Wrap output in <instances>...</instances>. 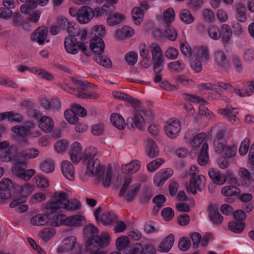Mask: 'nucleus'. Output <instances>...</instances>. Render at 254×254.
I'll use <instances>...</instances> for the list:
<instances>
[{
	"instance_id": "f257e3e1",
	"label": "nucleus",
	"mask_w": 254,
	"mask_h": 254,
	"mask_svg": "<svg viewBox=\"0 0 254 254\" xmlns=\"http://www.w3.org/2000/svg\"><path fill=\"white\" fill-rule=\"evenodd\" d=\"M68 197V194L64 191H55L52 194L49 202L45 204L44 208L51 213L64 209Z\"/></svg>"
},
{
	"instance_id": "f03ea898",
	"label": "nucleus",
	"mask_w": 254,
	"mask_h": 254,
	"mask_svg": "<svg viewBox=\"0 0 254 254\" xmlns=\"http://www.w3.org/2000/svg\"><path fill=\"white\" fill-rule=\"evenodd\" d=\"M14 194L12 195V201L10 203L11 208H14L21 203H24L28 195L33 191V187L28 183L23 186L16 185L14 187Z\"/></svg>"
},
{
	"instance_id": "7ed1b4c3",
	"label": "nucleus",
	"mask_w": 254,
	"mask_h": 254,
	"mask_svg": "<svg viewBox=\"0 0 254 254\" xmlns=\"http://www.w3.org/2000/svg\"><path fill=\"white\" fill-rule=\"evenodd\" d=\"M199 170L195 165L191 166L190 168L189 188L190 192L193 194H196L198 191H200L204 185L203 180L205 177L203 175L198 174Z\"/></svg>"
},
{
	"instance_id": "20e7f679",
	"label": "nucleus",
	"mask_w": 254,
	"mask_h": 254,
	"mask_svg": "<svg viewBox=\"0 0 254 254\" xmlns=\"http://www.w3.org/2000/svg\"><path fill=\"white\" fill-rule=\"evenodd\" d=\"M135 111L133 118L135 127L139 130H143L146 127L145 120L151 115V112L141 105L134 106Z\"/></svg>"
},
{
	"instance_id": "39448f33",
	"label": "nucleus",
	"mask_w": 254,
	"mask_h": 254,
	"mask_svg": "<svg viewBox=\"0 0 254 254\" xmlns=\"http://www.w3.org/2000/svg\"><path fill=\"white\" fill-rule=\"evenodd\" d=\"M111 235L107 232H102L99 235H96L87 241V246L89 249L96 247L98 249L109 246L111 242Z\"/></svg>"
},
{
	"instance_id": "423d86ee",
	"label": "nucleus",
	"mask_w": 254,
	"mask_h": 254,
	"mask_svg": "<svg viewBox=\"0 0 254 254\" xmlns=\"http://www.w3.org/2000/svg\"><path fill=\"white\" fill-rule=\"evenodd\" d=\"M96 220L104 225H110L116 220V215L109 211L102 212V208L99 207L94 212Z\"/></svg>"
},
{
	"instance_id": "0eeeda50",
	"label": "nucleus",
	"mask_w": 254,
	"mask_h": 254,
	"mask_svg": "<svg viewBox=\"0 0 254 254\" xmlns=\"http://www.w3.org/2000/svg\"><path fill=\"white\" fill-rule=\"evenodd\" d=\"M215 151L225 158L233 157L237 152L236 144L227 145L224 143L219 144L217 143L216 147H214Z\"/></svg>"
},
{
	"instance_id": "6e6552de",
	"label": "nucleus",
	"mask_w": 254,
	"mask_h": 254,
	"mask_svg": "<svg viewBox=\"0 0 254 254\" xmlns=\"http://www.w3.org/2000/svg\"><path fill=\"white\" fill-rule=\"evenodd\" d=\"M104 171H105V168L101 165L99 160L97 159H90L88 160L85 173L86 175L99 177H100L102 172Z\"/></svg>"
},
{
	"instance_id": "1a4fd4ad",
	"label": "nucleus",
	"mask_w": 254,
	"mask_h": 254,
	"mask_svg": "<svg viewBox=\"0 0 254 254\" xmlns=\"http://www.w3.org/2000/svg\"><path fill=\"white\" fill-rule=\"evenodd\" d=\"M165 132L168 137L171 139L176 138L181 130V122L178 120L169 122L165 127Z\"/></svg>"
},
{
	"instance_id": "9d476101",
	"label": "nucleus",
	"mask_w": 254,
	"mask_h": 254,
	"mask_svg": "<svg viewBox=\"0 0 254 254\" xmlns=\"http://www.w3.org/2000/svg\"><path fill=\"white\" fill-rule=\"evenodd\" d=\"M48 34V29L45 26H40L35 29L31 36V40L38 43L39 45L44 44L45 41L49 42L47 40Z\"/></svg>"
},
{
	"instance_id": "9b49d317",
	"label": "nucleus",
	"mask_w": 254,
	"mask_h": 254,
	"mask_svg": "<svg viewBox=\"0 0 254 254\" xmlns=\"http://www.w3.org/2000/svg\"><path fill=\"white\" fill-rule=\"evenodd\" d=\"M175 237L174 234H170L164 238L157 247L158 252L166 253L169 252L172 248Z\"/></svg>"
},
{
	"instance_id": "f8f14e48",
	"label": "nucleus",
	"mask_w": 254,
	"mask_h": 254,
	"mask_svg": "<svg viewBox=\"0 0 254 254\" xmlns=\"http://www.w3.org/2000/svg\"><path fill=\"white\" fill-rule=\"evenodd\" d=\"M76 19L81 24L88 23L92 19V9L87 6H82L78 11Z\"/></svg>"
},
{
	"instance_id": "ddd939ff",
	"label": "nucleus",
	"mask_w": 254,
	"mask_h": 254,
	"mask_svg": "<svg viewBox=\"0 0 254 254\" xmlns=\"http://www.w3.org/2000/svg\"><path fill=\"white\" fill-rule=\"evenodd\" d=\"M11 181L8 178H3L0 181V201L8 199L11 197Z\"/></svg>"
},
{
	"instance_id": "4468645a",
	"label": "nucleus",
	"mask_w": 254,
	"mask_h": 254,
	"mask_svg": "<svg viewBox=\"0 0 254 254\" xmlns=\"http://www.w3.org/2000/svg\"><path fill=\"white\" fill-rule=\"evenodd\" d=\"M173 172L170 169L159 172L156 174L154 177L153 183L156 187H161L164 185L166 181L172 175Z\"/></svg>"
},
{
	"instance_id": "2eb2a0df",
	"label": "nucleus",
	"mask_w": 254,
	"mask_h": 254,
	"mask_svg": "<svg viewBox=\"0 0 254 254\" xmlns=\"http://www.w3.org/2000/svg\"><path fill=\"white\" fill-rule=\"evenodd\" d=\"M70 159L73 162H79L83 158L84 154L82 151L81 144L78 142H75L71 145L69 152Z\"/></svg>"
},
{
	"instance_id": "dca6fc26",
	"label": "nucleus",
	"mask_w": 254,
	"mask_h": 254,
	"mask_svg": "<svg viewBox=\"0 0 254 254\" xmlns=\"http://www.w3.org/2000/svg\"><path fill=\"white\" fill-rule=\"evenodd\" d=\"M62 172L64 176L69 181L75 178V169L73 165L68 161H64L62 163Z\"/></svg>"
},
{
	"instance_id": "f3484780",
	"label": "nucleus",
	"mask_w": 254,
	"mask_h": 254,
	"mask_svg": "<svg viewBox=\"0 0 254 254\" xmlns=\"http://www.w3.org/2000/svg\"><path fill=\"white\" fill-rule=\"evenodd\" d=\"M76 242L77 239L75 236H69L63 240L61 246L58 248V251L59 253L70 251L72 250L75 246Z\"/></svg>"
},
{
	"instance_id": "a211bd4d",
	"label": "nucleus",
	"mask_w": 254,
	"mask_h": 254,
	"mask_svg": "<svg viewBox=\"0 0 254 254\" xmlns=\"http://www.w3.org/2000/svg\"><path fill=\"white\" fill-rule=\"evenodd\" d=\"M79 41L74 37H66L64 41V46L66 51L71 54H75L79 48Z\"/></svg>"
},
{
	"instance_id": "6ab92c4d",
	"label": "nucleus",
	"mask_w": 254,
	"mask_h": 254,
	"mask_svg": "<svg viewBox=\"0 0 254 254\" xmlns=\"http://www.w3.org/2000/svg\"><path fill=\"white\" fill-rule=\"evenodd\" d=\"M90 47L94 55L102 54L105 49V43L101 38L94 37L90 41Z\"/></svg>"
},
{
	"instance_id": "aec40b11",
	"label": "nucleus",
	"mask_w": 254,
	"mask_h": 254,
	"mask_svg": "<svg viewBox=\"0 0 254 254\" xmlns=\"http://www.w3.org/2000/svg\"><path fill=\"white\" fill-rule=\"evenodd\" d=\"M208 175L212 182L216 185L222 186L226 182V175L214 169L209 170Z\"/></svg>"
},
{
	"instance_id": "412c9836",
	"label": "nucleus",
	"mask_w": 254,
	"mask_h": 254,
	"mask_svg": "<svg viewBox=\"0 0 254 254\" xmlns=\"http://www.w3.org/2000/svg\"><path fill=\"white\" fill-rule=\"evenodd\" d=\"M85 222V217L82 215H74L69 217L66 216V226L78 227L84 225Z\"/></svg>"
},
{
	"instance_id": "4be33fe9",
	"label": "nucleus",
	"mask_w": 254,
	"mask_h": 254,
	"mask_svg": "<svg viewBox=\"0 0 254 254\" xmlns=\"http://www.w3.org/2000/svg\"><path fill=\"white\" fill-rule=\"evenodd\" d=\"M50 220L49 216L45 213H39L32 216L30 223L33 226H42L47 224Z\"/></svg>"
},
{
	"instance_id": "5701e85b",
	"label": "nucleus",
	"mask_w": 254,
	"mask_h": 254,
	"mask_svg": "<svg viewBox=\"0 0 254 254\" xmlns=\"http://www.w3.org/2000/svg\"><path fill=\"white\" fill-rule=\"evenodd\" d=\"M140 168V162L135 160L130 161L128 163L123 164L121 167V170L124 174L130 175L137 172Z\"/></svg>"
},
{
	"instance_id": "b1692460",
	"label": "nucleus",
	"mask_w": 254,
	"mask_h": 254,
	"mask_svg": "<svg viewBox=\"0 0 254 254\" xmlns=\"http://www.w3.org/2000/svg\"><path fill=\"white\" fill-rule=\"evenodd\" d=\"M134 33L133 28L127 25H125L122 28L116 30V37L118 39L122 40L131 37Z\"/></svg>"
},
{
	"instance_id": "393cba45",
	"label": "nucleus",
	"mask_w": 254,
	"mask_h": 254,
	"mask_svg": "<svg viewBox=\"0 0 254 254\" xmlns=\"http://www.w3.org/2000/svg\"><path fill=\"white\" fill-rule=\"evenodd\" d=\"M23 3L21 5L20 9L21 12L24 14H29L32 9L37 6V0H19Z\"/></svg>"
},
{
	"instance_id": "a878e982",
	"label": "nucleus",
	"mask_w": 254,
	"mask_h": 254,
	"mask_svg": "<svg viewBox=\"0 0 254 254\" xmlns=\"http://www.w3.org/2000/svg\"><path fill=\"white\" fill-rule=\"evenodd\" d=\"M39 126L44 131L49 132L53 128L54 122L50 117L43 116L40 119Z\"/></svg>"
},
{
	"instance_id": "bb28decb",
	"label": "nucleus",
	"mask_w": 254,
	"mask_h": 254,
	"mask_svg": "<svg viewBox=\"0 0 254 254\" xmlns=\"http://www.w3.org/2000/svg\"><path fill=\"white\" fill-rule=\"evenodd\" d=\"M57 230L53 227H47L42 229L39 233L41 240L47 242L51 240L56 234Z\"/></svg>"
},
{
	"instance_id": "cd10ccee",
	"label": "nucleus",
	"mask_w": 254,
	"mask_h": 254,
	"mask_svg": "<svg viewBox=\"0 0 254 254\" xmlns=\"http://www.w3.org/2000/svg\"><path fill=\"white\" fill-rule=\"evenodd\" d=\"M146 143V152L150 158H154L158 154V149L155 142L151 139H147Z\"/></svg>"
},
{
	"instance_id": "c85d7f7f",
	"label": "nucleus",
	"mask_w": 254,
	"mask_h": 254,
	"mask_svg": "<svg viewBox=\"0 0 254 254\" xmlns=\"http://www.w3.org/2000/svg\"><path fill=\"white\" fill-rule=\"evenodd\" d=\"M208 144L204 142L202 146L201 151L198 154L197 161L199 164L201 166H204L207 164L209 161V156L207 153Z\"/></svg>"
},
{
	"instance_id": "c756f323",
	"label": "nucleus",
	"mask_w": 254,
	"mask_h": 254,
	"mask_svg": "<svg viewBox=\"0 0 254 254\" xmlns=\"http://www.w3.org/2000/svg\"><path fill=\"white\" fill-rule=\"evenodd\" d=\"M209 218L210 220L216 224L222 223L223 217L219 212L218 209L215 207L210 206L209 207Z\"/></svg>"
},
{
	"instance_id": "7c9ffc66",
	"label": "nucleus",
	"mask_w": 254,
	"mask_h": 254,
	"mask_svg": "<svg viewBox=\"0 0 254 254\" xmlns=\"http://www.w3.org/2000/svg\"><path fill=\"white\" fill-rule=\"evenodd\" d=\"M125 15L120 12H115L109 16L107 19V23L110 26H115L123 21Z\"/></svg>"
},
{
	"instance_id": "2f4dec72",
	"label": "nucleus",
	"mask_w": 254,
	"mask_h": 254,
	"mask_svg": "<svg viewBox=\"0 0 254 254\" xmlns=\"http://www.w3.org/2000/svg\"><path fill=\"white\" fill-rule=\"evenodd\" d=\"M27 134L33 137L40 136L41 131L38 129L35 124L31 122H27L23 126Z\"/></svg>"
},
{
	"instance_id": "473e14b6",
	"label": "nucleus",
	"mask_w": 254,
	"mask_h": 254,
	"mask_svg": "<svg viewBox=\"0 0 254 254\" xmlns=\"http://www.w3.org/2000/svg\"><path fill=\"white\" fill-rule=\"evenodd\" d=\"M112 125L119 129H123L126 124L124 118L118 113L113 114L110 118Z\"/></svg>"
},
{
	"instance_id": "72a5a7b5",
	"label": "nucleus",
	"mask_w": 254,
	"mask_h": 254,
	"mask_svg": "<svg viewBox=\"0 0 254 254\" xmlns=\"http://www.w3.org/2000/svg\"><path fill=\"white\" fill-rule=\"evenodd\" d=\"M95 88L97 89L96 91H88L87 92L80 91L79 90H77L76 93L78 92L77 93L76 96L83 99H96L99 97L100 95L98 88L96 86Z\"/></svg>"
},
{
	"instance_id": "f704fd0d",
	"label": "nucleus",
	"mask_w": 254,
	"mask_h": 254,
	"mask_svg": "<svg viewBox=\"0 0 254 254\" xmlns=\"http://www.w3.org/2000/svg\"><path fill=\"white\" fill-rule=\"evenodd\" d=\"M214 59L216 64L220 67L226 69L229 64L225 54L222 52H218L215 54Z\"/></svg>"
},
{
	"instance_id": "c9c22d12",
	"label": "nucleus",
	"mask_w": 254,
	"mask_h": 254,
	"mask_svg": "<svg viewBox=\"0 0 254 254\" xmlns=\"http://www.w3.org/2000/svg\"><path fill=\"white\" fill-rule=\"evenodd\" d=\"M130 244L128 237L125 235L121 236L117 238L115 241L116 247L119 251L127 249Z\"/></svg>"
},
{
	"instance_id": "e433bc0d",
	"label": "nucleus",
	"mask_w": 254,
	"mask_h": 254,
	"mask_svg": "<svg viewBox=\"0 0 254 254\" xmlns=\"http://www.w3.org/2000/svg\"><path fill=\"white\" fill-rule=\"evenodd\" d=\"M112 173L110 169H108L105 172L104 171L102 172V175L100 177L97 176L96 179L99 182L101 183L105 187L109 186L111 182Z\"/></svg>"
},
{
	"instance_id": "4c0bfd02",
	"label": "nucleus",
	"mask_w": 254,
	"mask_h": 254,
	"mask_svg": "<svg viewBox=\"0 0 254 254\" xmlns=\"http://www.w3.org/2000/svg\"><path fill=\"white\" fill-rule=\"evenodd\" d=\"M113 96L115 98L127 101V102L131 103L133 106H138L140 104V102L139 100L135 99L123 93L115 91L113 93Z\"/></svg>"
},
{
	"instance_id": "58836bf2",
	"label": "nucleus",
	"mask_w": 254,
	"mask_h": 254,
	"mask_svg": "<svg viewBox=\"0 0 254 254\" xmlns=\"http://www.w3.org/2000/svg\"><path fill=\"white\" fill-rule=\"evenodd\" d=\"M175 12L172 7L166 9L163 13L162 18L163 21L167 25H170L175 19Z\"/></svg>"
},
{
	"instance_id": "ea45409f",
	"label": "nucleus",
	"mask_w": 254,
	"mask_h": 254,
	"mask_svg": "<svg viewBox=\"0 0 254 254\" xmlns=\"http://www.w3.org/2000/svg\"><path fill=\"white\" fill-rule=\"evenodd\" d=\"M132 18L136 25H140L143 20L144 13L141 8L134 7L131 11Z\"/></svg>"
},
{
	"instance_id": "a19ab883",
	"label": "nucleus",
	"mask_w": 254,
	"mask_h": 254,
	"mask_svg": "<svg viewBox=\"0 0 254 254\" xmlns=\"http://www.w3.org/2000/svg\"><path fill=\"white\" fill-rule=\"evenodd\" d=\"M206 136V134L204 132H201L196 134L194 137L190 139V143L194 148H196L204 141Z\"/></svg>"
},
{
	"instance_id": "79ce46f5",
	"label": "nucleus",
	"mask_w": 254,
	"mask_h": 254,
	"mask_svg": "<svg viewBox=\"0 0 254 254\" xmlns=\"http://www.w3.org/2000/svg\"><path fill=\"white\" fill-rule=\"evenodd\" d=\"M237 19L241 21L244 22L247 19L246 10L245 5L241 3L236 5L235 7Z\"/></svg>"
},
{
	"instance_id": "37998d69",
	"label": "nucleus",
	"mask_w": 254,
	"mask_h": 254,
	"mask_svg": "<svg viewBox=\"0 0 254 254\" xmlns=\"http://www.w3.org/2000/svg\"><path fill=\"white\" fill-rule=\"evenodd\" d=\"M16 152L14 150L9 148L7 150L3 151L0 155V159L2 161L9 162L15 159Z\"/></svg>"
},
{
	"instance_id": "c03bdc74",
	"label": "nucleus",
	"mask_w": 254,
	"mask_h": 254,
	"mask_svg": "<svg viewBox=\"0 0 254 254\" xmlns=\"http://www.w3.org/2000/svg\"><path fill=\"white\" fill-rule=\"evenodd\" d=\"M81 207L80 202L77 199H72L69 200L67 198V202L65 204V206L64 209L68 211H75L79 210Z\"/></svg>"
},
{
	"instance_id": "a18cd8bd",
	"label": "nucleus",
	"mask_w": 254,
	"mask_h": 254,
	"mask_svg": "<svg viewBox=\"0 0 254 254\" xmlns=\"http://www.w3.org/2000/svg\"><path fill=\"white\" fill-rule=\"evenodd\" d=\"M221 193L225 196H235L240 193V190L236 187L227 186L222 188Z\"/></svg>"
},
{
	"instance_id": "49530a36",
	"label": "nucleus",
	"mask_w": 254,
	"mask_h": 254,
	"mask_svg": "<svg viewBox=\"0 0 254 254\" xmlns=\"http://www.w3.org/2000/svg\"><path fill=\"white\" fill-rule=\"evenodd\" d=\"M27 167V163L25 161H17L12 168L13 174L18 177Z\"/></svg>"
},
{
	"instance_id": "de8ad7c7",
	"label": "nucleus",
	"mask_w": 254,
	"mask_h": 254,
	"mask_svg": "<svg viewBox=\"0 0 254 254\" xmlns=\"http://www.w3.org/2000/svg\"><path fill=\"white\" fill-rule=\"evenodd\" d=\"M51 225L52 227L66 226V216L63 214H58L54 216L51 222Z\"/></svg>"
},
{
	"instance_id": "09e8293b",
	"label": "nucleus",
	"mask_w": 254,
	"mask_h": 254,
	"mask_svg": "<svg viewBox=\"0 0 254 254\" xmlns=\"http://www.w3.org/2000/svg\"><path fill=\"white\" fill-rule=\"evenodd\" d=\"M222 113L227 117L228 121L232 124L238 123L239 119L236 117L238 114L237 111H235L234 109H226Z\"/></svg>"
},
{
	"instance_id": "8fccbe9b",
	"label": "nucleus",
	"mask_w": 254,
	"mask_h": 254,
	"mask_svg": "<svg viewBox=\"0 0 254 254\" xmlns=\"http://www.w3.org/2000/svg\"><path fill=\"white\" fill-rule=\"evenodd\" d=\"M150 51L152 60L163 58L161 49L157 43H152L150 45Z\"/></svg>"
},
{
	"instance_id": "3c124183",
	"label": "nucleus",
	"mask_w": 254,
	"mask_h": 254,
	"mask_svg": "<svg viewBox=\"0 0 254 254\" xmlns=\"http://www.w3.org/2000/svg\"><path fill=\"white\" fill-rule=\"evenodd\" d=\"M207 31L209 37L214 40H218L221 36L220 29L219 27L216 25H210L208 28Z\"/></svg>"
},
{
	"instance_id": "603ef678",
	"label": "nucleus",
	"mask_w": 254,
	"mask_h": 254,
	"mask_svg": "<svg viewBox=\"0 0 254 254\" xmlns=\"http://www.w3.org/2000/svg\"><path fill=\"white\" fill-rule=\"evenodd\" d=\"M64 116L65 120L69 124H74L78 121V117L76 116L75 111L72 107L71 109H67L65 111Z\"/></svg>"
},
{
	"instance_id": "864d4df0",
	"label": "nucleus",
	"mask_w": 254,
	"mask_h": 254,
	"mask_svg": "<svg viewBox=\"0 0 254 254\" xmlns=\"http://www.w3.org/2000/svg\"><path fill=\"white\" fill-rule=\"evenodd\" d=\"M94 59L96 62L103 66L110 67L111 66L112 63L111 60L105 56L99 54L94 55Z\"/></svg>"
},
{
	"instance_id": "5fc2aeb1",
	"label": "nucleus",
	"mask_w": 254,
	"mask_h": 254,
	"mask_svg": "<svg viewBox=\"0 0 254 254\" xmlns=\"http://www.w3.org/2000/svg\"><path fill=\"white\" fill-rule=\"evenodd\" d=\"M11 130L15 134L17 139H21L28 135L23 126H15L11 127Z\"/></svg>"
},
{
	"instance_id": "6e6d98bb",
	"label": "nucleus",
	"mask_w": 254,
	"mask_h": 254,
	"mask_svg": "<svg viewBox=\"0 0 254 254\" xmlns=\"http://www.w3.org/2000/svg\"><path fill=\"white\" fill-rule=\"evenodd\" d=\"M162 158H157L149 162L147 165V169L150 172L155 171L164 163Z\"/></svg>"
},
{
	"instance_id": "4d7b16f0",
	"label": "nucleus",
	"mask_w": 254,
	"mask_h": 254,
	"mask_svg": "<svg viewBox=\"0 0 254 254\" xmlns=\"http://www.w3.org/2000/svg\"><path fill=\"white\" fill-rule=\"evenodd\" d=\"M41 169L43 171L47 173L52 172L55 170L54 163L51 160H45L41 164Z\"/></svg>"
},
{
	"instance_id": "13d9d810",
	"label": "nucleus",
	"mask_w": 254,
	"mask_h": 254,
	"mask_svg": "<svg viewBox=\"0 0 254 254\" xmlns=\"http://www.w3.org/2000/svg\"><path fill=\"white\" fill-rule=\"evenodd\" d=\"M99 230L93 224H89L85 226L83 230V233L86 238H89L91 236H95L94 235L97 234Z\"/></svg>"
},
{
	"instance_id": "bf43d9fd",
	"label": "nucleus",
	"mask_w": 254,
	"mask_h": 254,
	"mask_svg": "<svg viewBox=\"0 0 254 254\" xmlns=\"http://www.w3.org/2000/svg\"><path fill=\"white\" fill-rule=\"evenodd\" d=\"M39 151L35 148L28 149L22 151L21 155L26 159L34 158L39 154Z\"/></svg>"
},
{
	"instance_id": "052dcab7",
	"label": "nucleus",
	"mask_w": 254,
	"mask_h": 254,
	"mask_svg": "<svg viewBox=\"0 0 254 254\" xmlns=\"http://www.w3.org/2000/svg\"><path fill=\"white\" fill-rule=\"evenodd\" d=\"M203 60H207L209 58V51L206 47H200L196 49V56Z\"/></svg>"
},
{
	"instance_id": "680f3d73",
	"label": "nucleus",
	"mask_w": 254,
	"mask_h": 254,
	"mask_svg": "<svg viewBox=\"0 0 254 254\" xmlns=\"http://www.w3.org/2000/svg\"><path fill=\"white\" fill-rule=\"evenodd\" d=\"M6 119L10 122L20 123L23 120V116L20 114L12 111L6 112Z\"/></svg>"
},
{
	"instance_id": "e2e57ef3",
	"label": "nucleus",
	"mask_w": 254,
	"mask_h": 254,
	"mask_svg": "<svg viewBox=\"0 0 254 254\" xmlns=\"http://www.w3.org/2000/svg\"><path fill=\"white\" fill-rule=\"evenodd\" d=\"M238 175L240 178L243 180L245 184H247V181L252 180V176L249 171L244 167H240L239 169Z\"/></svg>"
},
{
	"instance_id": "0e129e2a",
	"label": "nucleus",
	"mask_w": 254,
	"mask_h": 254,
	"mask_svg": "<svg viewBox=\"0 0 254 254\" xmlns=\"http://www.w3.org/2000/svg\"><path fill=\"white\" fill-rule=\"evenodd\" d=\"M168 67L171 70L180 72L184 69L185 65L184 63L178 60L168 64Z\"/></svg>"
},
{
	"instance_id": "69168bd1",
	"label": "nucleus",
	"mask_w": 254,
	"mask_h": 254,
	"mask_svg": "<svg viewBox=\"0 0 254 254\" xmlns=\"http://www.w3.org/2000/svg\"><path fill=\"white\" fill-rule=\"evenodd\" d=\"M180 18L181 20L185 23H191L194 18L189 11L186 10H182L180 13Z\"/></svg>"
},
{
	"instance_id": "338daca9",
	"label": "nucleus",
	"mask_w": 254,
	"mask_h": 254,
	"mask_svg": "<svg viewBox=\"0 0 254 254\" xmlns=\"http://www.w3.org/2000/svg\"><path fill=\"white\" fill-rule=\"evenodd\" d=\"M68 145L69 143L67 141L61 139L55 143L54 147L58 152L62 153L66 150Z\"/></svg>"
},
{
	"instance_id": "774afa93",
	"label": "nucleus",
	"mask_w": 254,
	"mask_h": 254,
	"mask_svg": "<svg viewBox=\"0 0 254 254\" xmlns=\"http://www.w3.org/2000/svg\"><path fill=\"white\" fill-rule=\"evenodd\" d=\"M142 245L136 243L125 251V254H142Z\"/></svg>"
}]
</instances>
